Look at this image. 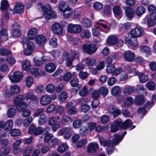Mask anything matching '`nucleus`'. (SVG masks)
Wrapping results in <instances>:
<instances>
[{
  "instance_id": "1",
  "label": "nucleus",
  "mask_w": 156,
  "mask_h": 156,
  "mask_svg": "<svg viewBox=\"0 0 156 156\" xmlns=\"http://www.w3.org/2000/svg\"><path fill=\"white\" fill-rule=\"evenodd\" d=\"M123 136L122 137L121 136L116 134L114 135V138L113 139L112 141L110 138L105 139L103 136H101L99 137L98 139L101 145L104 147H108L106 149V152L108 154L110 155L113 151V147L114 146L118 144L123 138Z\"/></svg>"
},
{
  "instance_id": "2",
  "label": "nucleus",
  "mask_w": 156,
  "mask_h": 156,
  "mask_svg": "<svg viewBox=\"0 0 156 156\" xmlns=\"http://www.w3.org/2000/svg\"><path fill=\"white\" fill-rule=\"evenodd\" d=\"M39 5L41 9L44 11L42 18H44L47 20L50 19L54 12L52 11L50 6L48 5H44L41 3Z\"/></svg>"
},
{
  "instance_id": "3",
  "label": "nucleus",
  "mask_w": 156,
  "mask_h": 156,
  "mask_svg": "<svg viewBox=\"0 0 156 156\" xmlns=\"http://www.w3.org/2000/svg\"><path fill=\"white\" fill-rule=\"evenodd\" d=\"M23 96L22 95H19L16 97L15 100V103L17 109L21 111L23 108L27 107V104L26 102H23Z\"/></svg>"
},
{
  "instance_id": "4",
  "label": "nucleus",
  "mask_w": 156,
  "mask_h": 156,
  "mask_svg": "<svg viewBox=\"0 0 156 156\" xmlns=\"http://www.w3.org/2000/svg\"><path fill=\"white\" fill-rule=\"evenodd\" d=\"M72 135V128L69 127H64L59 129L57 132L58 136L63 135L64 139L68 140Z\"/></svg>"
},
{
  "instance_id": "5",
  "label": "nucleus",
  "mask_w": 156,
  "mask_h": 156,
  "mask_svg": "<svg viewBox=\"0 0 156 156\" xmlns=\"http://www.w3.org/2000/svg\"><path fill=\"white\" fill-rule=\"evenodd\" d=\"M60 118L59 116H53L50 118L48 121V124L50 126H53L51 127L53 131L55 132L60 127V124L58 120Z\"/></svg>"
},
{
  "instance_id": "6",
  "label": "nucleus",
  "mask_w": 156,
  "mask_h": 156,
  "mask_svg": "<svg viewBox=\"0 0 156 156\" xmlns=\"http://www.w3.org/2000/svg\"><path fill=\"white\" fill-rule=\"evenodd\" d=\"M118 42V45H119V47H121L123 45V41H119L118 37L115 35H110L107 37V43L108 45H114Z\"/></svg>"
},
{
  "instance_id": "7",
  "label": "nucleus",
  "mask_w": 156,
  "mask_h": 156,
  "mask_svg": "<svg viewBox=\"0 0 156 156\" xmlns=\"http://www.w3.org/2000/svg\"><path fill=\"white\" fill-rule=\"evenodd\" d=\"M83 51L88 55H91L94 53L96 51L97 48L94 44H85L82 47Z\"/></svg>"
},
{
  "instance_id": "8",
  "label": "nucleus",
  "mask_w": 156,
  "mask_h": 156,
  "mask_svg": "<svg viewBox=\"0 0 156 156\" xmlns=\"http://www.w3.org/2000/svg\"><path fill=\"white\" fill-rule=\"evenodd\" d=\"M144 34V30L140 27H136L130 31L131 36L133 38H137L142 36Z\"/></svg>"
},
{
  "instance_id": "9",
  "label": "nucleus",
  "mask_w": 156,
  "mask_h": 156,
  "mask_svg": "<svg viewBox=\"0 0 156 156\" xmlns=\"http://www.w3.org/2000/svg\"><path fill=\"white\" fill-rule=\"evenodd\" d=\"M67 29L68 31L70 33L76 34L81 32L82 27L78 24L70 23L68 25Z\"/></svg>"
},
{
  "instance_id": "10",
  "label": "nucleus",
  "mask_w": 156,
  "mask_h": 156,
  "mask_svg": "<svg viewBox=\"0 0 156 156\" xmlns=\"http://www.w3.org/2000/svg\"><path fill=\"white\" fill-rule=\"evenodd\" d=\"M143 24L147 23L148 27L154 26L156 24V20H155L154 16L152 17L151 15H147L142 20Z\"/></svg>"
},
{
  "instance_id": "11",
  "label": "nucleus",
  "mask_w": 156,
  "mask_h": 156,
  "mask_svg": "<svg viewBox=\"0 0 156 156\" xmlns=\"http://www.w3.org/2000/svg\"><path fill=\"white\" fill-rule=\"evenodd\" d=\"M123 57L126 61L130 62L134 60L135 55L132 51L127 50L124 52Z\"/></svg>"
},
{
  "instance_id": "12",
  "label": "nucleus",
  "mask_w": 156,
  "mask_h": 156,
  "mask_svg": "<svg viewBox=\"0 0 156 156\" xmlns=\"http://www.w3.org/2000/svg\"><path fill=\"white\" fill-rule=\"evenodd\" d=\"M52 31L57 35H61L63 32V28L62 25L58 23H56L51 26Z\"/></svg>"
},
{
  "instance_id": "13",
  "label": "nucleus",
  "mask_w": 156,
  "mask_h": 156,
  "mask_svg": "<svg viewBox=\"0 0 156 156\" xmlns=\"http://www.w3.org/2000/svg\"><path fill=\"white\" fill-rule=\"evenodd\" d=\"M23 76L22 73L20 71H16L14 72L13 75L9 76V78L12 82H17L20 80Z\"/></svg>"
},
{
  "instance_id": "14",
  "label": "nucleus",
  "mask_w": 156,
  "mask_h": 156,
  "mask_svg": "<svg viewBox=\"0 0 156 156\" xmlns=\"http://www.w3.org/2000/svg\"><path fill=\"white\" fill-rule=\"evenodd\" d=\"M122 121L120 119H117L115 120L112 122L111 126V131L112 133L117 131L119 127L121 126Z\"/></svg>"
},
{
  "instance_id": "15",
  "label": "nucleus",
  "mask_w": 156,
  "mask_h": 156,
  "mask_svg": "<svg viewBox=\"0 0 156 156\" xmlns=\"http://www.w3.org/2000/svg\"><path fill=\"white\" fill-rule=\"evenodd\" d=\"M98 148V144L96 142H92L88 144L87 151L89 153H94L97 151Z\"/></svg>"
},
{
  "instance_id": "16",
  "label": "nucleus",
  "mask_w": 156,
  "mask_h": 156,
  "mask_svg": "<svg viewBox=\"0 0 156 156\" xmlns=\"http://www.w3.org/2000/svg\"><path fill=\"white\" fill-rule=\"evenodd\" d=\"M51 98L48 95H43L40 98V102L42 106H45L51 103Z\"/></svg>"
},
{
  "instance_id": "17",
  "label": "nucleus",
  "mask_w": 156,
  "mask_h": 156,
  "mask_svg": "<svg viewBox=\"0 0 156 156\" xmlns=\"http://www.w3.org/2000/svg\"><path fill=\"white\" fill-rule=\"evenodd\" d=\"M35 48V45L32 42H30L27 45V48L23 51L24 54L26 55H30L32 53Z\"/></svg>"
},
{
  "instance_id": "18",
  "label": "nucleus",
  "mask_w": 156,
  "mask_h": 156,
  "mask_svg": "<svg viewBox=\"0 0 156 156\" xmlns=\"http://www.w3.org/2000/svg\"><path fill=\"white\" fill-rule=\"evenodd\" d=\"M24 6L21 3L17 2L14 6L13 12L14 14H19L23 12L24 10Z\"/></svg>"
},
{
  "instance_id": "19",
  "label": "nucleus",
  "mask_w": 156,
  "mask_h": 156,
  "mask_svg": "<svg viewBox=\"0 0 156 156\" xmlns=\"http://www.w3.org/2000/svg\"><path fill=\"white\" fill-rule=\"evenodd\" d=\"M21 143V140H17L14 143L13 145V152L14 154H16L20 152L21 149L19 146Z\"/></svg>"
},
{
  "instance_id": "20",
  "label": "nucleus",
  "mask_w": 156,
  "mask_h": 156,
  "mask_svg": "<svg viewBox=\"0 0 156 156\" xmlns=\"http://www.w3.org/2000/svg\"><path fill=\"white\" fill-rule=\"evenodd\" d=\"M108 111L110 114H113V116L116 117L120 114V111L116 108L115 106L111 105L109 106L108 108Z\"/></svg>"
},
{
  "instance_id": "21",
  "label": "nucleus",
  "mask_w": 156,
  "mask_h": 156,
  "mask_svg": "<svg viewBox=\"0 0 156 156\" xmlns=\"http://www.w3.org/2000/svg\"><path fill=\"white\" fill-rule=\"evenodd\" d=\"M73 103L72 102H69L66 105V107L68 110V113L70 115L76 114L77 111L76 108L73 106Z\"/></svg>"
},
{
  "instance_id": "22",
  "label": "nucleus",
  "mask_w": 156,
  "mask_h": 156,
  "mask_svg": "<svg viewBox=\"0 0 156 156\" xmlns=\"http://www.w3.org/2000/svg\"><path fill=\"white\" fill-rule=\"evenodd\" d=\"M14 27H16L17 28L16 29L14 28L12 32V35L13 37H18L20 36L21 34V32L20 29V26L19 24L17 23H15L13 24Z\"/></svg>"
},
{
  "instance_id": "23",
  "label": "nucleus",
  "mask_w": 156,
  "mask_h": 156,
  "mask_svg": "<svg viewBox=\"0 0 156 156\" xmlns=\"http://www.w3.org/2000/svg\"><path fill=\"white\" fill-rule=\"evenodd\" d=\"M72 58L68 59L66 63V66L67 67L71 66L72 64L73 61L75 58H77L79 55V53L77 51H74L72 52Z\"/></svg>"
},
{
  "instance_id": "24",
  "label": "nucleus",
  "mask_w": 156,
  "mask_h": 156,
  "mask_svg": "<svg viewBox=\"0 0 156 156\" xmlns=\"http://www.w3.org/2000/svg\"><path fill=\"white\" fill-rule=\"evenodd\" d=\"M138 77L139 82L140 83H144L146 82L148 80L147 75L142 73L137 72L136 76Z\"/></svg>"
},
{
  "instance_id": "25",
  "label": "nucleus",
  "mask_w": 156,
  "mask_h": 156,
  "mask_svg": "<svg viewBox=\"0 0 156 156\" xmlns=\"http://www.w3.org/2000/svg\"><path fill=\"white\" fill-rule=\"evenodd\" d=\"M125 41L128 43L132 47L137 46L138 44L137 39L133 38L130 40L128 37H125Z\"/></svg>"
},
{
  "instance_id": "26",
  "label": "nucleus",
  "mask_w": 156,
  "mask_h": 156,
  "mask_svg": "<svg viewBox=\"0 0 156 156\" xmlns=\"http://www.w3.org/2000/svg\"><path fill=\"white\" fill-rule=\"evenodd\" d=\"M124 69L128 73L132 74L133 76H136V74L138 71L136 68H133L130 65H127L125 66Z\"/></svg>"
},
{
  "instance_id": "27",
  "label": "nucleus",
  "mask_w": 156,
  "mask_h": 156,
  "mask_svg": "<svg viewBox=\"0 0 156 156\" xmlns=\"http://www.w3.org/2000/svg\"><path fill=\"white\" fill-rule=\"evenodd\" d=\"M36 43L40 45H44L46 42V38L43 35L37 36L35 39Z\"/></svg>"
},
{
  "instance_id": "28",
  "label": "nucleus",
  "mask_w": 156,
  "mask_h": 156,
  "mask_svg": "<svg viewBox=\"0 0 156 156\" xmlns=\"http://www.w3.org/2000/svg\"><path fill=\"white\" fill-rule=\"evenodd\" d=\"M84 61L88 66H95L97 63L96 59L94 58H86Z\"/></svg>"
},
{
  "instance_id": "29",
  "label": "nucleus",
  "mask_w": 156,
  "mask_h": 156,
  "mask_svg": "<svg viewBox=\"0 0 156 156\" xmlns=\"http://www.w3.org/2000/svg\"><path fill=\"white\" fill-rule=\"evenodd\" d=\"M0 39L2 41H5L8 38L7 30L4 28H2L0 30Z\"/></svg>"
},
{
  "instance_id": "30",
  "label": "nucleus",
  "mask_w": 156,
  "mask_h": 156,
  "mask_svg": "<svg viewBox=\"0 0 156 156\" xmlns=\"http://www.w3.org/2000/svg\"><path fill=\"white\" fill-rule=\"evenodd\" d=\"M134 10L133 8L131 7H127L126 9V14L130 20H131L133 17L134 15Z\"/></svg>"
},
{
  "instance_id": "31",
  "label": "nucleus",
  "mask_w": 156,
  "mask_h": 156,
  "mask_svg": "<svg viewBox=\"0 0 156 156\" xmlns=\"http://www.w3.org/2000/svg\"><path fill=\"white\" fill-rule=\"evenodd\" d=\"M56 66L55 65L52 63H49L47 64L45 67L46 70L50 73L53 72L56 69Z\"/></svg>"
},
{
  "instance_id": "32",
  "label": "nucleus",
  "mask_w": 156,
  "mask_h": 156,
  "mask_svg": "<svg viewBox=\"0 0 156 156\" xmlns=\"http://www.w3.org/2000/svg\"><path fill=\"white\" fill-rule=\"evenodd\" d=\"M134 91L133 87L127 85L123 89V93L126 95H130Z\"/></svg>"
},
{
  "instance_id": "33",
  "label": "nucleus",
  "mask_w": 156,
  "mask_h": 156,
  "mask_svg": "<svg viewBox=\"0 0 156 156\" xmlns=\"http://www.w3.org/2000/svg\"><path fill=\"white\" fill-rule=\"evenodd\" d=\"M22 66L23 70L27 71L30 69L31 65L29 61L26 60L22 62Z\"/></svg>"
},
{
  "instance_id": "34",
  "label": "nucleus",
  "mask_w": 156,
  "mask_h": 156,
  "mask_svg": "<svg viewBox=\"0 0 156 156\" xmlns=\"http://www.w3.org/2000/svg\"><path fill=\"white\" fill-rule=\"evenodd\" d=\"M37 31L36 28H32L28 31L27 34L28 38L31 40L34 39L35 37Z\"/></svg>"
},
{
  "instance_id": "35",
  "label": "nucleus",
  "mask_w": 156,
  "mask_h": 156,
  "mask_svg": "<svg viewBox=\"0 0 156 156\" xmlns=\"http://www.w3.org/2000/svg\"><path fill=\"white\" fill-rule=\"evenodd\" d=\"M122 92V89L118 86H115L112 88L111 90L112 94L114 96L119 95Z\"/></svg>"
},
{
  "instance_id": "36",
  "label": "nucleus",
  "mask_w": 156,
  "mask_h": 156,
  "mask_svg": "<svg viewBox=\"0 0 156 156\" xmlns=\"http://www.w3.org/2000/svg\"><path fill=\"white\" fill-rule=\"evenodd\" d=\"M156 9V7L154 5H151L148 6V10L151 14L150 15H151L152 17L154 16L156 20V12H155Z\"/></svg>"
},
{
  "instance_id": "37",
  "label": "nucleus",
  "mask_w": 156,
  "mask_h": 156,
  "mask_svg": "<svg viewBox=\"0 0 156 156\" xmlns=\"http://www.w3.org/2000/svg\"><path fill=\"white\" fill-rule=\"evenodd\" d=\"M70 7L68 3L64 1L61 2L59 6V10L62 12Z\"/></svg>"
},
{
  "instance_id": "38",
  "label": "nucleus",
  "mask_w": 156,
  "mask_h": 156,
  "mask_svg": "<svg viewBox=\"0 0 156 156\" xmlns=\"http://www.w3.org/2000/svg\"><path fill=\"white\" fill-rule=\"evenodd\" d=\"M20 88L19 86L16 85L12 86L10 88V94H17L20 91Z\"/></svg>"
},
{
  "instance_id": "39",
  "label": "nucleus",
  "mask_w": 156,
  "mask_h": 156,
  "mask_svg": "<svg viewBox=\"0 0 156 156\" xmlns=\"http://www.w3.org/2000/svg\"><path fill=\"white\" fill-rule=\"evenodd\" d=\"M25 98L27 100L36 101L38 100L37 97L31 92L27 93L25 95Z\"/></svg>"
},
{
  "instance_id": "40",
  "label": "nucleus",
  "mask_w": 156,
  "mask_h": 156,
  "mask_svg": "<svg viewBox=\"0 0 156 156\" xmlns=\"http://www.w3.org/2000/svg\"><path fill=\"white\" fill-rule=\"evenodd\" d=\"M145 9L144 7L139 6L136 9V14L137 16H141L145 12Z\"/></svg>"
},
{
  "instance_id": "41",
  "label": "nucleus",
  "mask_w": 156,
  "mask_h": 156,
  "mask_svg": "<svg viewBox=\"0 0 156 156\" xmlns=\"http://www.w3.org/2000/svg\"><path fill=\"white\" fill-rule=\"evenodd\" d=\"M144 101V98L143 95H138L136 97L135 103L138 105H140L143 104Z\"/></svg>"
},
{
  "instance_id": "42",
  "label": "nucleus",
  "mask_w": 156,
  "mask_h": 156,
  "mask_svg": "<svg viewBox=\"0 0 156 156\" xmlns=\"http://www.w3.org/2000/svg\"><path fill=\"white\" fill-rule=\"evenodd\" d=\"M113 12L115 15L119 16L121 14L122 10L119 5H115L113 9Z\"/></svg>"
},
{
  "instance_id": "43",
  "label": "nucleus",
  "mask_w": 156,
  "mask_h": 156,
  "mask_svg": "<svg viewBox=\"0 0 156 156\" xmlns=\"http://www.w3.org/2000/svg\"><path fill=\"white\" fill-rule=\"evenodd\" d=\"M73 12V10L70 7L68 8L62 12L63 16L65 18H69L72 15Z\"/></svg>"
},
{
  "instance_id": "44",
  "label": "nucleus",
  "mask_w": 156,
  "mask_h": 156,
  "mask_svg": "<svg viewBox=\"0 0 156 156\" xmlns=\"http://www.w3.org/2000/svg\"><path fill=\"white\" fill-rule=\"evenodd\" d=\"M132 124L130 119H127L121 125V127L124 129H126L131 126Z\"/></svg>"
},
{
  "instance_id": "45",
  "label": "nucleus",
  "mask_w": 156,
  "mask_h": 156,
  "mask_svg": "<svg viewBox=\"0 0 156 156\" xmlns=\"http://www.w3.org/2000/svg\"><path fill=\"white\" fill-rule=\"evenodd\" d=\"M9 6V2L7 0H2L1 2V8L2 10L7 9Z\"/></svg>"
},
{
  "instance_id": "46",
  "label": "nucleus",
  "mask_w": 156,
  "mask_h": 156,
  "mask_svg": "<svg viewBox=\"0 0 156 156\" xmlns=\"http://www.w3.org/2000/svg\"><path fill=\"white\" fill-rule=\"evenodd\" d=\"M31 73L33 75L36 77L41 76V73H43L41 69L37 68H33L31 71Z\"/></svg>"
},
{
  "instance_id": "47",
  "label": "nucleus",
  "mask_w": 156,
  "mask_h": 156,
  "mask_svg": "<svg viewBox=\"0 0 156 156\" xmlns=\"http://www.w3.org/2000/svg\"><path fill=\"white\" fill-rule=\"evenodd\" d=\"M80 35L83 38H89L91 36V34L88 30H86L81 33Z\"/></svg>"
},
{
  "instance_id": "48",
  "label": "nucleus",
  "mask_w": 156,
  "mask_h": 156,
  "mask_svg": "<svg viewBox=\"0 0 156 156\" xmlns=\"http://www.w3.org/2000/svg\"><path fill=\"white\" fill-rule=\"evenodd\" d=\"M140 51L142 53H145L147 54H149L150 52L149 47L146 45H143L140 47Z\"/></svg>"
},
{
  "instance_id": "49",
  "label": "nucleus",
  "mask_w": 156,
  "mask_h": 156,
  "mask_svg": "<svg viewBox=\"0 0 156 156\" xmlns=\"http://www.w3.org/2000/svg\"><path fill=\"white\" fill-rule=\"evenodd\" d=\"M97 26H98L100 29H101V27L103 28L102 30L104 29L105 32L107 33L110 30V28L107 26L102 23H99V22H96Z\"/></svg>"
},
{
  "instance_id": "50",
  "label": "nucleus",
  "mask_w": 156,
  "mask_h": 156,
  "mask_svg": "<svg viewBox=\"0 0 156 156\" xmlns=\"http://www.w3.org/2000/svg\"><path fill=\"white\" fill-rule=\"evenodd\" d=\"M48 120L47 116L45 114L41 115L40 119L38 121L39 124L41 125H43Z\"/></svg>"
},
{
  "instance_id": "51",
  "label": "nucleus",
  "mask_w": 156,
  "mask_h": 156,
  "mask_svg": "<svg viewBox=\"0 0 156 156\" xmlns=\"http://www.w3.org/2000/svg\"><path fill=\"white\" fill-rule=\"evenodd\" d=\"M25 82L27 86L30 87L34 83V79L32 77L28 76L26 79Z\"/></svg>"
},
{
  "instance_id": "52",
  "label": "nucleus",
  "mask_w": 156,
  "mask_h": 156,
  "mask_svg": "<svg viewBox=\"0 0 156 156\" xmlns=\"http://www.w3.org/2000/svg\"><path fill=\"white\" fill-rule=\"evenodd\" d=\"M68 148V146L66 143L62 144L59 146L58 148V151L60 153H62Z\"/></svg>"
},
{
  "instance_id": "53",
  "label": "nucleus",
  "mask_w": 156,
  "mask_h": 156,
  "mask_svg": "<svg viewBox=\"0 0 156 156\" xmlns=\"http://www.w3.org/2000/svg\"><path fill=\"white\" fill-rule=\"evenodd\" d=\"M55 89L54 85L51 83L47 85L46 88L47 91L50 93H52L54 91Z\"/></svg>"
},
{
  "instance_id": "54",
  "label": "nucleus",
  "mask_w": 156,
  "mask_h": 156,
  "mask_svg": "<svg viewBox=\"0 0 156 156\" xmlns=\"http://www.w3.org/2000/svg\"><path fill=\"white\" fill-rule=\"evenodd\" d=\"M82 124V121L80 119H77L74 120L73 123V125L74 129L79 128Z\"/></svg>"
},
{
  "instance_id": "55",
  "label": "nucleus",
  "mask_w": 156,
  "mask_h": 156,
  "mask_svg": "<svg viewBox=\"0 0 156 156\" xmlns=\"http://www.w3.org/2000/svg\"><path fill=\"white\" fill-rule=\"evenodd\" d=\"M33 117L31 116L25 119L23 121V124L24 126L27 127L32 122Z\"/></svg>"
},
{
  "instance_id": "56",
  "label": "nucleus",
  "mask_w": 156,
  "mask_h": 156,
  "mask_svg": "<svg viewBox=\"0 0 156 156\" xmlns=\"http://www.w3.org/2000/svg\"><path fill=\"white\" fill-rule=\"evenodd\" d=\"M82 23L83 25L87 27H90L92 24L90 20L87 18H85L83 19Z\"/></svg>"
},
{
  "instance_id": "57",
  "label": "nucleus",
  "mask_w": 156,
  "mask_h": 156,
  "mask_svg": "<svg viewBox=\"0 0 156 156\" xmlns=\"http://www.w3.org/2000/svg\"><path fill=\"white\" fill-rule=\"evenodd\" d=\"M67 97V93L65 91H63L59 94L58 98L60 101H64L66 100Z\"/></svg>"
},
{
  "instance_id": "58",
  "label": "nucleus",
  "mask_w": 156,
  "mask_h": 156,
  "mask_svg": "<svg viewBox=\"0 0 156 156\" xmlns=\"http://www.w3.org/2000/svg\"><path fill=\"white\" fill-rule=\"evenodd\" d=\"M16 113V110L15 108H11L8 110L7 114L8 117L10 118H11L15 116Z\"/></svg>"
},
{
  "instance_id": "59",
  "label": "nucleus",
  "mask_w": 156,
  "mask_h": 156,
  "mask_svg": "<svg viewBox=\"0 0 156 156\" xmlns=\"http://www.w3.org/2000/svg\"><path fill=\"white\" fill-rule=\"evenodd\" d=\"M79 80L78 79H75L71 80L70 82V83L73 87H77L80 88V85L78 84Z\"/></svg>"
},
{
  "instance_id": "60",
  "label": "nucleus",
  "mask_w": 156,
  "mask_h": 156,
  "mask_svg": "<svg viewBox=\"0 0 156 156\" xmlns=\"http://www.w3.org/2000/svg\"><path fill=\"white\" fill-rule=\"evenodd\" d=\"M103 12L107 16H109L111 12L110 6L108 5H105L104 8Z\"/></svg>"
},
{
  "instance_id": "61",
  "label": "nucleus",
  "mask_w": 156,
  "mask_h": 156,
  "mask_svg": "<svg viewBox=\"0 0 156 156\" xmlns=\"http://www.w3.org/2000/svg\"><path fill=\"white\" fill-rule=\"evenodd\" d=\"M87 143V140L86 139H82L80 140L76 144V146L78 148H80Z\"/></svg>"
},
{
  "instance_id": "62",
  "label": "nucleus",
  "mask_w": 156,
  "mask_h": 156,
  "mask_svg": "<svg viewBox=\"0 0 156 156\" xmlns=\"http://www.w3.org/2000/svg\"><path fill=\"white\" fill-rule=\"evenodd\" d=\"M93 7L95 10H99L102 8L103 5L101 2H96L94 3Z\"/></svg>"
},
{
  "instance_id": "63",
  "label": "nucleus",
  "mask_w": 156,
  "mask_h": 156,
  "mask_svg": "<svg viewBox=\"0 0 156 156\" xmlns=\"http://www.w3.org/2000/svg\"><path fill=\"white\" fill-rule=\"evenodd\" d=\"M115 67L113 64L107 65L106 70L108 73H110L112 74L114 70L115 69Z\"/></svg>"
},
{
  "instance_id": "64",
  "label": "nucleus",
  "mask_w": 156,
  "mask_h": 156,
  "mask_svg": "<svg viewBox=\"0 0 156 156\" xmlns=\"http://www.w3.org/2000/svg\"><path fill=\"white\" fill-rule=\"evenodd\" d=\"M99 91L101 94L103 96L106 95L108 93V88L104 86H102L99 88Z\"/></svg>"
}]
</instances>
